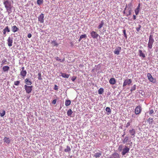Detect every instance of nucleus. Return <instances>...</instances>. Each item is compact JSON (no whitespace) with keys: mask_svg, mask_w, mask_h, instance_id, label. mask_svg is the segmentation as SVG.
I'll list each match as a JSON object with an SVG mask.
<instances>
[{"mask_svg":"<svg viewBox=\"0 0 158 158\" xmlns=\"http://www.w3.org/2000/svg\"><path fill=\"white\" fill-rule=\"evenodd\" d=\"M71 151V148L69 146H67L66 148L65 149L64 151L65 152H69Z\"/></svg>","mask_w":158,"mask_h":158,"instance_id":"nucleus-23","label":"nucleus"},{"mask_svg":"<svg viewBox=\"0 0 158 158\" xmlns=\"http://www.w3.org/2000/svg\"><path fill=\"white\" fill-rule=\"evenodd\" d=\"M128 5L130 6H131V3H130V4H128Z\"/></svg>","mask_w":158,"mask_h":158,"instance_id":"nucleus-55","label":"nucleus"},{"mask_svg":"<svg viewBox=\"0 0 158 158\" xmlns=\"http://www.w3.org/2000/svg\"><path fill=\"white\" fill-rule=\"evenodd\" d=\"M24 67H22V68H21V71H25V70H24Z\"/></svg>","mask_w":158,"mask_h":158,"instance_id":"nucleus-51","label":"nucleus"},{"mask_svg":"<svg viewBox=\"0 0 158 158\" xmlns=\"http://www.w3.org/2000/svg\"><path fill=\"white\" fill-rule=\"evenodd\" d=\"M141 110V107L140 106H138L135 108V113L136 114H138L140 113Z\"/></svg>","mask_w":158,"mask_h":158,"instance_id":"nucleus-11","label":"nucleus"},{"mask_svg":"<svg viewBox=\"0 0 158 158\" xmlns=\"http://www.w3.org/2000/svg\"><path fill=\"white\" fill-rule=\"evenodd\" d=\"M122 145H120L119 146V147H118V150L120 151H122Z\"/></svg>","mask_w":158,"mask_h":158,"instance_id":"nucleus-42","label":"nucleus"},{"mask_svg":"<svg viewBox=\"0 0 158 158\" xmlns=\"http://www.w3.org/2000/svg\"><path fill=\"white\" fill-rule=\"evenodd\" d=\"M4 141L5 142L7 143H9L10 142V140L9 139V138L5 137L4 138Z\"/></svg>","mask_w":158,"mask_h":158,"instance_id":"nucleus-27","label":"nucleus"},{"mask_svg":"<svg viewBox=\"0 0 158 158\" xmlns=\"http://www.w3.org/2000/svg\"><path fill=\"white\" fill-rule=\"evenodd\" d=\"M154 112V111L153 110H150V112H149V114L150 115H151Z\"/></svg>","mask_w":158,"mask_h":158,"instance_id":"nucleus-47","label":"nucleus"},{"mask_svg":"<svg viewBox=\"0 0 158 158\" xmlns=\"http://www.w3.org/2000/svg\"><path fill=\"white\" fill-rule=\"evenodd\" d=\"M65 60V58H64L62 60L61 59V62H63Z\"/></svg>","mask_w":158,"mask_h":158,"instance_id":"nucleus-52","label":"nucleus"},{"mask_svg":"<svg viewBox=\"0 0 158 158\" xmlns=\"http://www.w3.org/2000/svg\"><path fill=\"white\" fill-rule=\"evenodd\" d=\"M121 48L120 47H118L115 49V50L114 51V53L115 54L117 55H119L120 52L121 50Z\"/></svg>","mask_w":158,"mask_h":158,"instance_id":"nucleus-9","label":"nucleus"},{"mask_svg":"<svg viewBox=\"0 0 158 158\" xmlns=\"http://www.w3.org/2000/svg\"><path fill=\"white\" fill-rule=\"evenodd\" d=\"M6 60H4L2 61V64L3 65L5 64V62H6Z\"/></svg>","mask_w":158,"mask_h":158,"instance_id":"nucleus-45","label":"nucleus"},{"mask_svg":"<svg viewBox=\"0 0 158 158\" xmlns=\"http://www.w3.org/2000/svg\"><path fill=\"white\" fill-rule=\"evenodd\" d=\"M129 141V137L128 136H126L123 141V143H125Z\"/></svg>","mask_w":158,"mask_h":158,"instance_id":"nucleus-26","label":"nucleus"},{"mask_svg":"<svg viewBox=\"0 0 158 158\" xmlns=\"http://www.w3.org/2000/svg\"><path fill=\"white\" fill-rule=\"evenodd\" d=\"M140 7V4L139 3L137 8L135 10V12L136 15H138L139 11V8Z\"/></svg>","mask_w":158,"mask_h":158,"instance_id":"nucleus-15","label":"nucleus"},{"mask_svg":"<svg viewBox=\"0 0 158 158\" xmlns=\"http://www.w3.org/2000/svg\"><path fill=\"white\" fill-rule=\"evenodd\" d=\"M56 60L57 61H59L61 62V59H60L58 57H57L55 58Z\"/></svg>","mask_w":158,"mask_h":158,"instance_id":"nucleus-41","label":"nucleus"},{"mask_svg":"<svg viewBox=\"0 0 158 158\" xmlns=\"http://www.w3.org/2000/svg\"><path fill=\"white\" fill-rule=\"evenodd\" d=\"M154 41L152 35H149L148 42V49H151L152 48Z\"/></svg>","mask_w":158,"mask_h":158,"instance_id":"nucleus-2","label":"nucleus"},{"mask_svg":"<svg viewBox=\"0 0 158 158\" xmlns=\"http://www.w3.org/2000/svg\"><path fill=\"white\" fill-rule=\"evenodd\" d=\"M71 101L70 100H66L65 102V105L66 106H68L71 104Z\"/></svg>","mask_w":158,"mask_h":158,"instance_id":"nucleus-24","label":"nucleus"},{"mask_svg":"<svg viewBox=\"0 0 158 158\" xmlns=\"http://www.w3.org/2000/svg\"><path fill=\"white\" fill-rule=\"evenodd\" d=\"M56 99L52 101V103L53 104L55 105L56 103Z\"/></svg>","mask_w":158,"mask_h":158,"instance_id":"nucleus-46","label":"nucleus"},{"mask_svg":"<svg viewBox=\"0 0 158 158\" xmlns=\"http://www.w3.org/2000/svg\"><path fill=\"white\" fill-rule=\"evenodd\" d=\"M31 36V35L30 33H29L27 35V37L29 38H30Z\"/></svg>","mask_w":158,"mask_h":158,"instance_id":"nucleus-49","label":"nucleus"},{"mask_svg":"<svg viewBox=\"0 0 158 158\" xmlns=\"http://www.w3.org/2000/svg\"><path fill=\"white\" fill-rule=\"evenodd\" d=\"M6 32H9L10 31V30L8 26H6L4 29Z\"/></svg>","mask_w":158,"mask_h":158,"instance_id":"nucleus-32","label":"nucleus"},{"mask_svg":"<svg viewBox=\"0 0 158 158\" xmlns=\"http://www.w3.org/2000/svg\"><path fill=\"white\" fill-rule=\"evenodd\" d=\"M109 158H113V157L111 156V155L110 157Z\"/></svg>","mask_w":158,"mask_h":158,"instance_id":"nucleus-57","label":"nucleus"},{"mask_svg":"<svg viewBox=\"0 0 158 158\" xmlns=\"http://www.w3.org/2000/svg\"><path fill=\"white\" fill-rule=\"evenodd\" d=\"M147 77L149 81L153 83H155L156 82V79L154 78L152 75L150 73L147 74Z\"/></svg>","mask_w":158,"mask_h":158,"instance_id":"nucleus-4","label":"nucleus"},{"mask_svg":"<svg viewBox=\"0 0 158 158\" xmlns=\"http://www.w3.org/2000/svg\"><path fill=\"white\" fill-rule=\"evenodd\" d=\"M123 33L124 35L126 38V39H127V36L126 33V31L125 30H123Z\"/></svg>","mask_w":158,"mask_h":158,"instance_id":"nucleus-36","label":"nucleus"},{"mask_svg":"<svg viewBox=\"0 0 158 158\" xmlns=\"http://www.w3.org/2000/svg\"><path fill=\"white\" fill-rule=\"evenodd\" d=\"M3 3L8 13L10 14L11 13L13 6L11 2L8 0H4Z\"/></svg>","mask_w":158,"mask_h":158,"instance_id":"nucleus-1","label":"nucleus"},{"mask_svg":"<svg viewBox=\"0 0 158 158\" xmlns=\"http://www.w3.org/2000/svg\"><path fill=\"white\" fill-rule=\"evenodd\" d=\"M51 44L53 46H57L58 44L56 42L55 40H53L52 41Z\"/></svg>","mask_w":158,"mask_h":158,"instance_id":"nucleus-29","label":"nucleus"},{"mask_svg":"<svg viewBox=\"0 0 158 158\" xmlns=\"http://www.w3.org/2000/svg\"><path fill=\"white\" fill-rule=\"evenodd\" d=\"M43 2V0H37V3L39 5H40Z\"/></svg>","mask_w":158,"mask_h":158,"instance_id":"nucleus-33","label":"nucleus"},{"mask_svg":"<svg viewBox=\"0 0 158 158\" xmlns=\"http://www.w3.org/2000/svg\"><path fill=\"white\" fill-rule=\"evenodd\" d=\"M101 155L100 153H96L95 154L94 156L96 158L99 157Z\"/></svg>","mask_w":158,"mask_h":158,"instance_id":"nucleus-31","label":"nucleus"},{"mask_svg":"<svg viewBox=\"0 0 158 158\" xmlns=\"http://www.w3.org/2000/svg\"><path fill=\"white\" fill-rule=\"evenodd\" d=\"M125 132L124 133V134L123 135H122V137H123L124 136V135H125Z\"/></svg>","mask_w":158,"mask_h":158,"instance_id":"nucleus-54","label":"nucleus"},{"mask_svg":"<svg viewBox=\"0 0 158 158\" xmlns=\"http://www.w3.org/2000/svg\"><path fill=\"white\" fill-rule=\"evenodd\" d=\"M148 121L149 122V124H152L153 121V119L152 118H148Z\"/></svg>","mask_w":158,"mask_h":158,"instance_id":"nucleus-34","label":"nucleus"},{"mask_svg":"<svg viewBox=\"0 0 158 158\" xmlns=\"http://www.w3.org/2000/svg\"><path fill=\"white\" fill-rule=\"evenodd\" d=\"M130 125V123L129 122H128L126 124V127H128Z\"/></svg>","mask_w":158,"mask_h":158,"instance_id":"nucleus-48","label":"nucleus"},{"mask_svg":"<svg viewBox=\"0 0 158 158\" xmlns=\"http://www.w3.org/2000/svg\"><path fill=\"white\" fill-rule=\"evenodd\" d=\"M129 132L131 136H133V137H135V129H132L131 130H130L129 131Z\"/></svg>","mask_w":158,"mask_h":158,"instance_id":"nucleus-13","label":"nucleus"},{"mask_svg":"<svg viewBox=\"0 0 158 158\" xmlns=\"http://www.w3.org/2000/svg\"><path fill=\"white\" fill-rule=\"evenodd\" d=\"M106 111L109 113H110L111 112V110L110 108L109 107H106Z\"/></svg>","mask_w":158,"mask_h":158,"instance_id":"nucleus-35","label":"nucleus"},{"mask_svg":"<svg viewBox=\"0 0 158 158\" xmlns=\"http://www.w3.org/2000/svg\"><path fill=\"white\" fill-rule=\"evenodd\" d=\"M131 81L130 79H126L124 81L123 87H124L126 86L127 85H129L131 83Z\"/></svg>","mask_w":158,"mask_h":158,"instance_id":"nucleus-10","label":"nucleus"},{"mask_svg":"<svg viewBox=\"0 0 158 158\" xmlns=\"http://www.w3.org/2000/svg\"><path fill=\"white\" fill-rule=\"evenodd\" d=\"M81 39H81V37H80V38H79V41H80L81 40Z\"/></svg>","mask_w":158,"mask_h":158,"instance_id":"nucleus-56","label":"nucleus"},{"mask_svg":"<svg viewBox=\"0 0 158 158\" xmlns=\"http://www.w3.org/2000/svg\"><path fill=\"white\" fill-rule=\"evenodd\" d=\"M27 73L26 71H21L20 73V74L23 78H24L26 76Z\"/></svg>","mask_w":158,"mask_h":158,"instance_id":"nucleus-16","label":"nucleus"},{"mask_svg":"<svg viewBox=\"0 0 158 158\" xmlns=\"http://www.w3.org/2000/svg\"><path fill=\"white\" fill-rule=\"evenodd\" d=\"M25 82L27 85H31L32 84L31 82V81H29L27 78L25 79Z\"/></svg>","mask_w":158,"mask_h":158,"instance_id":"nucleus-22","label":"nucleus"},{"mask_svg":"<svg viewBox=\"0 0 158 158\" xmlns=\"http://www.w3.org/2000/svg\"><path fill=\"white\" fill-rule=\"evenodd\" d=\"M9 69L10 67L7 66H5L2 67V70L4 72H7Z\"/></svg>","mask_w":158,"mask_h":158,"instance_id":"nucleus-17","label":"nucleus"},{"mask_svg":"<svg viewBox=\"0 0 158 158\" xmlns=\"http://www.w3.org/2000/svg\"><path fill=\"white\" fill-rule=\"evenodd\" d=\"M104 91V89L102 88H100L98 91V93L99 94H102Z\"/></svg>","mask_w":158,"mask_h":158,"instance_id":"nucleus-30","label":"nucleus"},{"mask_svg":"<svg viewBox=\"0 0 158 158\" xmlns=\"http://www.w3.org/2000/svg\"><path fill=\"white\" fill-rule=\"evenodd\" d=\"M141 25H139V27H137L136 28V31H138V32H139L140 29V28H141Z\"/></svg>","mask_w":158,"mask_h":158,"instance_id":"nucleus-38","label":"nucleus"},{"mask_svg":"<svg viewBox=\"0 0 158 158\" xmlns=\"http://www.w3.org/2000/svg\"><path fill=\"white\" fill-rule=\"evenodd\" d=\"M109 158H113V157L111 156V155L110 157Z\"/></svg>","mask_w":158,"mask_h":158,"instance_id":"nucleus-58","label":"nucleus"},{"mask_svg":"<svg viewBox=\"0 0 158 158\" xmlns=\"http://www.w3.org/2000/svg\"><path fill=\"white\" fill-rule=\"evenodd\" d=\"M90 34L91 37L93 39H97L98 37V35L97 33L94 31H92L90 33Z\"/></svg>","mask_w":158,"mask_h":158,"instance_id":"nucleus-7","label":"nucleus"},{"mask_svg":"<svg viewBox=\"0 0 158 158\" xmlns=\"http://www.w3.org/2000/svg\"><path fill=\"white\" fill-rule=\"evenodd\" d=\"M73 112L71 109H69L67 112V114L68 116L71 117V115L72 114Z\"/></svg>","mask_w":158,"mask_h":158,"instance_id":"nucleus-21","label":"nucleus"},{"mask_svg":"<svg viewBox=\"0 0 158 158\" xmlns=\"http://www.w3.org/2000/svg\"><path fill=\"white\" fill-rule=\"evenodd\" d=\"M130 148H128L127 146H125V148L123 149L122 154L123 155H124L127 153L129 152Z\"/></svg>","mask_w":158,"mask_h":158,"instance_id":"nucleus-6","label":"nucleus"},{"mask_svg":"<svg viewBox=\"0 0 158 158\" xmlns=\"http://www.w3.org/2000/svg\"><path fill=\"white\" fill-rule=\"evenodd\" d=\"M80 37H81V38L83 39V38H86L87 36L86 34H84L81 35Z\"/></svg>","mask_w":158,"mask_h":158,"instance_id":"nucleus-39","label":"nucleus"},{"mask_svg":"<svg viewBox=\"0 0 158 158\" xmlns=\"http://www.w3.org/2000/svg\"><path fill=\"white\" fill-rule=\"evenodd\" d=\"M19 30V28L15 25L11 27L12 31L14 33L17 31Z\"/></svg>","mask_w":158,"mask_h":158,"instance_id":"nucleus-12","label":"nucleus"},{"mask_svg":"<svg viewBox=\"0 0 158 158\" xmlns=\"http://www.w3.org/2000/svg\"><path fill=\"white\" fill-rule=\"evenodd\" d=\"M20 83V81H16L14 82V85H18Z\"/></svg>","mask_w":158,"mask_h":158,"instance_id":"nucleus-37","label":"nucleus"},{"mask_svg":"<svg viewBox=\"0 0 158 158\" xmlns=\"http://www.w3.org/2000/svg\"><path fill=\"white\" fill-rule=\"evenodd\" d=\"M111 156L113 158H119V155L117 153H114L111 155Z\"/></svg>","mask_w":158,"mask_h":158,"instance_id":"nucleus-20","label":"nucleus"},{"mask_svg":"<svg viewBox=\"0 0 158 158\" xmlns=\"http://www.w3.org/2000/svg\"><path fill=\"white\" fill-rule=\"evenodd\" d=\"M6 32L3 29V34L4 35H6Z\"/></svg>","mask_w":158,"mask_h":158,"instance_id":"nucleus-50","label":"nucleus"},{"mask_svg":"<svg viewBox=\"0 0 158 158\" xmlns=\"http://www.w3.org/2000/svg\"><path fill=\"white\" fill-rule=\"evenodd\" d=\"M77 78L76 77L73 76V77L72 78L71 80L72 81H74Z\"/></svg>","mask_w":158,"mask_h":158,"instance_id":"nucleus-43","label":"nucleus"},{"mask_svg":"<svg viewBox=\"0 0 158 158\" xmlns=\"http://www.w3.org/2000/svg\"><path fill=\"white\" fill-rule=\"evenodd\" d=\"M139 56L142 57L143 58H144L145 56V54L141 50H139Z\"/></svg>","mask_w":158,"mask_h":158,"instance_id":"nucleus-18","label":"nucleus"},{"mask_svg":"<svg viewBox=\"0 0 158 158\" xmlns=\"http://www.w3.org/2000/svg\"><path fill=\"white\" fill-rule=\"evenodd\" d=\"M58 89V86L56 85H55L54 86V89L57 90Z\"/></svg>","mask_w":158,"mask_h":158,"instance_id":"nucleus-44","label":"nucleus"},{"mask_svg":"<svg viewBox=\"0 0 158 158\" xmlns=\"http://www.w3.org/2000/svg\"><path fill=\"white\" fill-rule=\"evenodd\" d=\"M13 38L12 37H9L7 40V44L8 46L10 47L12 45L13 42Z\"/></svg>","mask_w":158,"mask_h":158,"instance_id":"nucleus-5","label":"nucleus"},{"mask_svg":"<svg viewBox=\"0 0 158 158\" xmlns=\"http://www.w3.org/2000/svg\"><path fill=\"white\" fill-rule=\"evenodd\" d=\"M24 89L26 91L27 93L29 94L31 92L32 90V86H27L26 85H25L24 86Z\"/></svg>","mask_w":158,"mask_h":158,"instance_id":"nucleus-3","label":"nucleus"},{"mask_svg":"<svg viewBox=\"0 0 158 158\" xmlns=\"http://www.w3.org/2000/svg\"><path fill=\"white\" fill-rule=\"evenodd\" d=\"M38 79L40 80H41L42 79V78H41V74L40 73H39L38 74Z\"/></svg>","mask_w":158,"mask_h":158,"instance_id":"nucleus-40","label":"nucleus"},{"mask_svg":"<svg viewBox=\"0 0 158 158\" xmlns=\"http://www.w3.org/2000/svg\"><path fill=\"white\" fill-rule=\"evenodd\" d=\"M61 76L63 77L68 78L69 76V75L65 73H62L61 74Z\"/></svg>","mask_w":158,"mask_h":158,"instance_id":"nucleus-25","label":"nucleus"},{"mask_svg":"<svg viewBox=\"0 0 158 158\" xmlns=\"http://www.w3.org/2000/svg\"><path fill=\"white\" fill-rule=\"evenodd\" d=\"M111 85H114L116 83V80L114 78H112L110 79L109 81Z\"/></svg>","mask_w":158,"mask_h":158,"instance_id":"nucleus-14","label":"nucleus"},{"mask_svg":"<svg viewBox=\"0 0 158 158\" xmlns=\"http://www.w3.org/2000/svg\"><path fill=\"white\" fill-rule=\"evenodd\" d=\"M5 111L4 110H0V115L1 117H3L5 114Z\"/></svg>","mask_w":158,"mask_h":158,"instance_id":"nucleus-19","label":"nucleus"},{"mask_svg":"<svg viewBox=\"0 0 158 158\" xmlns=\"http://www.w3.org/2000/svg\"><path fill=\"white\" fill-rule=\"evenodd\" d=\"M104 22L103 21H102L101 22L100 24L99 25V26H98V29H101L103 26L104 25Z\"/></svg>","mask_w":158,"mask_h":158,"instance_id":"nucleus-28","label":"nucleus"},{"mask_svg":"<svg viewBox=\"0 0 158 158\" xmlns=\"http://www.w3.org/2000/svg\"><path fill=\"white\" fill-rule=\"evenodd\" d=\"M136 19V16L135 15H133V19L134 20H135Z\"/></svg>","mask_w":158,"mask_h":158,"instance_id":"nucleus-53","label":"nucleus"},{"mask_svg":"<svg viewBox=\"0 0 158 158\" xmlns=\"http://www.w3.org/2000/svg\"><path fill=\"white\" fill-rule=\"evenodd\" d=\"M44 15L43 14H41L38 17V21L41 23H43L44 22Z\"/></svg>","mask_w":158,"mask_h":158,"instance_id":"nucleus-8","label":"nucleus"}]
</instances>
